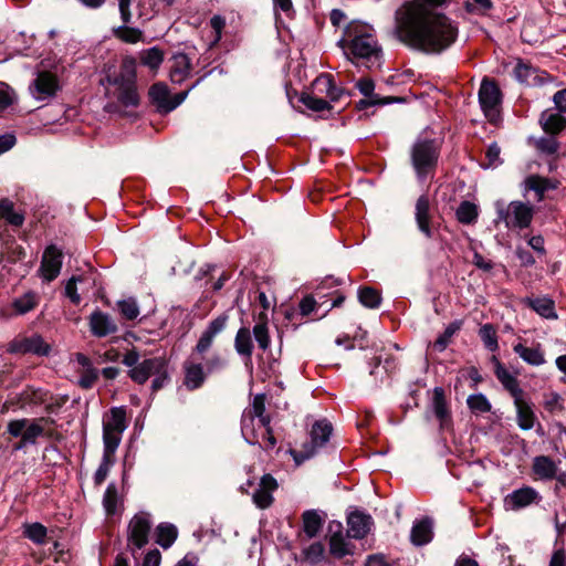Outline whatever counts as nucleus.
I'll return each instance as SVG.
<instances>
[{
    "label": "nucleus",
    "instance_id": "1",
    "mask_svg": "<svg viewBox=\"0 0 566 566\" xmlns=\"http://www.w3.org/2000/svg\"><path fill=\"white\" fill-rule=\"evenodd\" d=\"M451 0H409L395 11L392 33L407 46L428 54L441 53L458 36V28L436 9Z\"/></svg>",
    "mask_w": 566,
    "mask_h": 566
},
{
    "label": "nucleus",
    "instance_id": "2",
    "mask_svg": "<svg viewBox=\"0 0 566 566\" xmlns=\"http://www.w3.org/2000/svg\"><path fill=\"white\" fill-rule=\"evenodd\" d=\"M106 103L104 112L118 117H132L140 104L137 88L136 62L133 57L123 59L119 69L107 72L101 80Z\"/></svg>",
    "mask_w": 566,
    "mask_h": 566
},
{
    "label": "nucleus",
    "instance_id": "3",
    "mask_svg": "<svg viewBox=\"0 0 566 566\" xmlns=\"http://www.w3.org/2000/svg\"><path fill=\"white\" fill-rule=\"evenodd\" d=\"M346 57L357 66L379 67L382 49L371 25L352 21L344 30V36L337 42Z\"/></svg>",
    "mask_w": 566,
    "mask_h": 566
},
{
    "label": "nucleus",
    "instance_id": "4",
    "mask_svg": "<svg viewBox=\"0 0 566 566\" xmlns=\"http://www.w3.org/2000/svg\"><path fill=\"white\" fill-rule=\"evenodd\" d=\"M228 321L229 315L226 313L213 318L201 333L190 356L184 361V385L187 389L196 390L205 384L208 374L205 370L201 359L212 346L216 336L226 329Z\"/></svg>",
    "mask_w": 566,
    "mask_h": 566
},
{
    "label": "nucleus",
    "instance_id": "5",
    "mask_svg": "<svg viewBox=\"0 0 566 566\" xmlns=\"http://www.w3.org/2000/svg\"><path fill=\"white\" fill-rule=\"evenodd\" d=\"M494 209L496 214L493 220L494 224H503L506 230L512 231L527 229L535 213V208L532 203L520 200L507 203L503 199H499L494 202Z\"/></svg>",
    "mask_w": 566,
    "mask_h": 566
},
{
    "label": "nucleus",
    "instance_id": "6",
    "mask_svg": "<svg viewBox=\"0 0 566 566\" xmlns=\"http://www.w3.org/2000/svg\"><path fill=\"white\" fill-rule=\"evenodd\" d=\"M439 157V148L432 139H419L411 148V163L417 177L423 181L436 168Z\"/></svg>",
    "mask_w": 566,
    "mask_h": 566
},
{
    "label": "nucleus",
    "instance_id": "7",
    "mask_svg": "<svg viewBox=\"0 0 566 566\" xmlns=\"http://www.w3.org/2000/svg\"><path fill=\"white\" fill-rule=\"evenodd\" d=\"M139 359L140 355L135 348L128 350L122 359V363L130 368L128 371L130 379L139 385L145 384L151 376L159 373L166 360L161 357H153L139 363Z\"/></svg>",
    "mask_w": 566,
    "mask_h": 566
},
{
    "label": "nucleus",
    "instance_id": "8",
    "mask_svg": "<svg viewBox=\"0 0 566 566\" xmlns=\"http://www.w3.org/2000/svg\"><path fill=\"white\" fill-rule=\"evenodd\" d=\"M333 432V426L326 419L317 420L313 423L310 431V442L304 444L303 451H293V458L297 464L312 458L318 449L323 448L329 440Z\"/></svg>",
    "mask_w": 566,
    "mask_h": 566
},
{
    "label": "nucleus",
    "instance_id": "9",
    "mask_svg": "<svg viewBox=\"0 0 566 566\" xmlns=\"http://www.w3.org/2000/svg\"><path fill=\"white\" fill-rule=\"evenodd\" d=\"M502 94L494 81L483 78L479 90V103L491 123H496L500 118V107Z\"/></svg>",
    "mask_w": 566,
    "mask_h": 566
},
{
    "label": "nucleus",
    "instance_id": "10",
    "mask_svg": "<svg viewBox=\"0 0 566 566\" xmlns=\"http://www.w3.org/2000/svg\"><path fill=\"white\" fill-rule=\"evenodd\" d=\"M151 528V521L148 514H136L128 525V546L134 553L135 549L143 548L148 543V536Z\"/></svg>",
    "mask_w": 566,
    "mask_h": 566
},
{
    "label": "nucleus",
    "instance_id": "11",
    "mask_svg": "<svg viewBox=\"0 0 566 566\" xmlns=\"http://www.w3.org/2000/svg\"><path fill=\"white\" fill-rule=\"evenodd\" d=\"M60 90L57 77L46 71L39 72L30 85L31 95L38 101H45L55 96Z\"/></svg>",
    "mask_w": 566,
    "mask_h": 566
},
{
    "label": "nucleus",
    "instance_id": "12",
    "mask_svg": "<svg viewBox=\"0 0 566 566\" xmlns=\"http://www.w3.org/2000/svg\"><path fill=\"white\" fill-rule=\"evenodd\" d=\"M9 350L17 354H34L48 356L51 347L41 335L34 334L30 337L14 339L10 343Z\"/></svg>",
    "mask_w": 566,
    "mask_h": 566
},
{
    "label": "nucleus",
    "instance_id": "13",
    "mask_svg": "<svg viewBox=\"0 0 566 566\" xmlns=\"http://www.w3.org/2000/svg\"><path fill=\"white\" fill-rule=\"evenodd\" d=\"M434 418L439 422L440 431H449L452 428L451 412L444 397V390L441 387H436L432 392V400L430 405Z\"/></svg>",
    "mask_w": 566,
    "mask_h": 566
},
{
    "label": "nucleus",
    "instance_id": "14",
    "mask_svg": "<svg viewBox=\"0 0 566 566\" xmlns=\"http://www.w3.org/2000/svg\"><path fill=\"white\" fill-rule=\"evenodd\" d=\"M434 418L439 422L440 431H449L452 428L451 412L444 397V390L441 387H436L432 392V400L430 405Z\"/></svg>",
    "mask_w": 566,
    "mask_h": 566
},
{
    "label": "nucleus",
    "instance_id": "15",
    "mask_svg": "<svg viewBox=\"0 0 566 566\" xmlns=\"http://www.w3.org/2000/svg\"><path fill=\"white\" fill-rule=\"evenodd\" d=\"M63 254L55 245L48 247L42 255L40 272L44 281L55 280L62 269Z\"/></svg>",
    "mask_w": 566,
    "mask_h": 566
},
{
    "label": "nucleus",
    "instance_id": "16",
    "mask_svg": "<svg viewBox=\"0 0 566 566\" xmlns=\"http://www.w3.org/2000/svg\"><path fill=\"white\" fill-rule=\"evenodd\" d=\"M243 413H250V416L256 418L258 421V428L264 429L266 434H271L272 430L270 427V416L265 413V396L264 395H256L254 396L252 403L249 408H247ZM275 446V439L270 436L268 447H274Z\"/></svg>",
    "mask_w": 566,
    "mask_h": 566
},
{
    "label": "nucleus",
    "instance_id": "17",
    "mask_svg": "<svg viewBox=\"0 0 566 566\" xmlns=\"http://www.w3.org/2000/svg\"><path fill=\"white\" fill-rule=\"evenodd\" d=\"M347 535L355 539H361L370 532L373 518L360 511H353L347 516Z\"/></svg>",
    "mask_w": 566,
    "mask_h": 566
},
{
    "label": "nucleus",
    "instance_id": "18",
    "mask_svg": "<svg viewBox=\"0 0 566 566\" xmlns=\"http://www.w3.org/2000/svg\"><path fill=\"white\" fill-rule=\"evenodd\" d=\"M88 322L90 331L95 337L102 338L117 332L116 322L107 313L99 310L90 315Z\"/></svg>",
    "mask_w": 566,
    "mask_h": 566
},
{
    "label": "nucleus",
    "instance_id": "19",
    "mask_svg": "<svg viewBox=\"0 0 566 566\" xmlns=\"http://www.w3.org/2000/svg\"><path fill=\"white\" fill-rule=\"evenodd\" d=\"M514 407L516 410V423L521 430L527 431L534 428L537 420L532 402L525 396L516 397Z\"/></svg>",
    "mask_w": 566,
    "mask_h": 566
},
{
    "label": "nucleus",
    "instance_id": "20",
    "mask_svg": "<svg viewBox=\"0 0 566 566\" xmlns=\"http://www.w3.org/2000/svg\"><path fill=\"white\" fill-rule=\"evenodd\" d=\"M169 77L175 84L182 83L191 72L190 59L185 53H176L169 60Z\"/></svg>",
    "mask_w": 566,
    "mask_h": 566
},
{
    "label": "nucleus",
    "instance_id": "21",
    "mask_svg": "<svg viewBox=\"0 0 566 566\" xmlns=\"http://www.w3.org/2000/svg\"><path fill=\"white\" fill-rule=\"evenodd\" d=\"M433 538V520L429 516L417 518L413 522L410 539L416 546H423Z\"/></svg>",
    "mask_w": 566,
    "mask_h": 566
},
{
    "label": "nucleus",
    "instance_id": "22",
    "mask_svg": "<svg viewBox=\"0 0 566 566\" xmlns=\"http://www.w3.org/2000/svg\"><path fill=\"white\" fill-rule=\"evenodd\" d=\"M415 219L418 226V229L421 233H423L428 239H431L433 233L430 228V200L428 196L422 195L418 198L415 207Z\"/></svg>",
    "mask_w": 566,
    "mask_h": 566
},
{
    "label": "nucleus",
    "instance_id": "23",
    "mask_svg": "<svg viewBox=\"0 0 566 566\" xmlns=\"http://www.w3.org/2000/svg\"><path fill=\"white\" fill-rule=\"evenodd\" d=\"M495 363L494 374L504 389L511 395V397L516 399V397H521L524 395L523 389L520 386L517 378L512 375L501 361H499L495 357L493 358Z\"/></svg>",
    "mask_w": 566,
    "mask_h": 566
},
{
    "label": "nucleus",
    "instance_id": "24",
    "mask_svg": "<svg viewBox=\"0 0 566 566\" xmlns=\"http://www.w3.org/2000/svg\"><path fill=\"white\" fill-rule=\"evenodd\" d=\"M523 304L532 308L541 317L546 319H557L558 315L555 310V303L547 296L525 297Z\"/></svg>",
    "mask_w": 566,
    "mask_h": 566
},
{
    "label": "nucleus",
    "instance_id": "25",
    "mask_svg": "<svg viewBox=\"0 0 566 566\" xmlns=\"http://www.w3.org/2000/svg\"><path fill=\"white\" fill-rule=\"evenodd\" d=\"M253 348L250 328L247 326L240 327L234 337V349L239 356L244 358L247 366L251 364Z\"/></svg>",
    "mask_w": 566,
    "mask_h": 566
},
{
    "label": "nucleus",
    "instance_id": "26",
    "mask_svg": "<svg viewBox=\"0 0 566 566\" xmlns=\"http://www.w3.org/2000/svg\"><path fill=\"white\" fill-rule=\"evenodd\" d=\"M513 352L531 366H542L546 363L541 344H536L534 347H526L522 343H516L513 345Z\"/></svg>",
    "mask_w": 566,
    "mask_h": 566
},
{
    "label": "nucleus",
    "instance_id": "27",
    "mask_svg": "<svg viewBox=\"0 0 566 566\" xmlns=\"http://www.w3.org/2000/svg\"><path fill=\"white\" fill-rule=\"evenodd\" d=\"M532 469L534 474L542 480H552L558 472L555 461L547 455L535 457Z\"/></svg>",
    "mask_w": 566,
    "mask_h": 566
},
{
    "label": "nucleus",
    "instance_id": "28",
    "mask_svg": "<svg viewBox=\"0 0 566 566\" xmlns=\"http://www.w3.org/2000/svg\"><path fill=\"white\" fill-rule=\"evenodd\" d=\"M543 130L551 135H557L566 126V118L560 113L544 111L539 117Z\"/></svg>",
    "mask_w": 566,
    "mask_h": 566
},
{
    "label": "nucleus",
    "instance_id": "29",
    "mask_svg": "<svg viewBox=\"0 0 566 566\" xmlns=\"http://www.w3.org/2000/svg\"><path fill=\"white\" fill-rule=\"evenodd\" d=\"M46 391L41 388L27 387L17 395L15 403L24 409L27 407L39 406L45 402Z\"/></svg>",
    "mask_w": 566,
    "mask_h": 566
},
{
    "label": "nucleus",
    "instance_id": "30",
    "mask_svg": "<svg viewBox=\"0 0 566 566\" xmlns=\"http://www.w3.org/2000/svg\"><path fill=\"white\" fill-rule=\"evenodd\" d=\"M127 428L126 410L124 407H114L111 409V415L103 421L104 431H116L123 433Z\"/></svg>",
    "mask_w": 566,
    "mask_h": 566
},
{
    "label": "nucleus",
    "instance_id": "31",
    "mask_svg": "<svg viewBox=\"0 0 566 566\" xmlns=\"http://www.w3.org/2000/svg\"><path fill=\"white\" fill-rule=\"evenodd\" d=\"M39 302L40 295L34 291H29L17 297L12 303V307L17 314L24 315L33 311L39 305Z\"/></svg>",
    "mask_w": 566,
    "mask_h": 566
},
{
    "label": "nucleus",
    "instance_id": "32",
    "mask_svg": "<svg viewBox=\"0 0 566 566\" xmlns=\"http://www.w3.org/2000/svg\"><path fill=\"white\" fill-rule=\"evenodd\" d=\"M355 546L346 541L342 534H333L329 538V552L335 558H344L354 554Z\"/></svg>",
    "mask_w": 566,
    "mask_h": 566
},
{
    "label": "nucleus",
    "instance_id": "33",
    "mask_svg": "<svg viewBox=\"0 0 566 566\" xmlns=\"http://www.w3.org/2000/svg\"><path fill=\"white\" fill-rule=\"evenodd\" d=\"M315 87L319 92L325 93L326 96L332 102L338 101L344 93L342 88H338L335 85V83L332 78V75H329V74H323V75L318 76L315 81Z\"/></svg>",
    "mask_w": 566,
    "mask_h": 566
},
{
    "label": "nucleus",
    "instance_id": "34",
    "mask_svg": "<svg viewBox=\"0 0 566 566\" xmlns=\"http://www.w3.org/2000/svg\"><path fill=\"white\" fill-rule=\"evenodd\" d=\"M156 542L163 548H169L178 536V530L174 524L170 523H160L156 528Z\"/></svg>",
    "mask_w": 566,
    "mask_h": 566
},
{
    "label": "nucleus",
    "instance_id": "35",
    "mask_svg": "<svg viewBox=\"0 0 566 566\" xmlns=\"http://www.w3.org/2000/svg\"><path fill=\"white\" fill-rule=\"evenodd\" d=\"M149 98L161 112L166 113V107L169 103L168 86L163 82L155 83L149 88Z\"/></svg>",
    "mask_w": 566,
    "mask_h": 566
},
{
    "label": "nucleus",
    "instance_id": "36",
    "mask_svg": "<svg viewBox=\"0 0 566 566\" xmlns=\"http://www.w3.org/2000/svg\"><path fill=\"white\" fill-rule=\"evenodd\" d=\"M323 520L316 511H306L303 514V530L307 537H315L321 531Z\"/></svg>",
    "mask_w": 566,
    "mask_h": 566
},
{
    "label": "nucleus",
    "instance_id": "37",
    "mask_svg": "<svg viewBox=\"0 0 566 566\" xmlns=\"http://www.w3.org/2000/svg\"><path fill=\"white\" fill-rule=\"evenodd\" d=\"M258 427L256 418L250 416V413H242L241 418V431L245 441L249 444H262L261 441L255 440V429Z\"/></svg>",
    "mask_w": 566,
    "mask_h": 566
},
{
    "label": "nucleus",
    "instance_id": "38",
    "mask_svg": "<svg viewBox=\"0 0 566 566\" xmlns=\"http://www.w3.org/2000/svg\"><path fill=\"white\" fill-rule=\"evenodd\" d=\"M302 554L307 563L316 565L325 557V546L322 542H313L303 547Z\"/></svg>",
    "mask_w": 566,
    "mask_h": 566
},
{
    "label": "nucleus",
    "instance_id": "39",
    "mask_svg": "<svg viewBox=\"0 0 566 566\" xmlns=\"http://www.w3.org/2000/svg\"><path fill=\"white\" fill-rule=\"evenodd\" d=\"M526 184L530 190L536 192L538 200H542L545 191L557 188V184L555 181L538 176H531L527 178Z\"/></svg>",
    "mask_w": 566,
    "mask_h": 566
},
{
    "label": "nucleus",
    "instance_id": "40",
    "mask_svg": "<svg viewBox=\"0 0 566 566\" xmlns=\"http://www.w3.org/2000/svg\"><path fill=\"white\" fill-rule=\"evenodd\" d=\"M23 534L34 544L42 545L46 541L48 530L41 523H31L24 525Z\"/></svg>",
    "mask_w": 566,
    "mask_h": 566
},
{
    "label": "nucleus",
    "instance_id": "41",
    "mask_svg": "<svg viewBox=\"0 0 566 566\" xmlns=\"http://www.w3.org/2000/svg\"><path fill=\"white\" fill-rule=\"evenodd\" d=\"M164 61V53L160 49L153 46L140 53V62L143 65L151 70H157Z\"/></svg>",
    "mask_w": 566,
    "mask_h": 566
},
{
    "label": "nucleus",
    "instance_id": "42",
    "mask_svg": "<svg viewBox=\"0 0 566 566\" xmlns=\"http://www.w3.org/2000/svg\"><path fill=\"white\" fill-rule=\"evenodd\" d=\"M457 218L463 224H471L478 219V207L470 202L463 201L457 209Z\"/></svg>",
    "mask_w": 566,
    "mask_h": 566
},
{
    "label": "nucleus",
    "instance_id": "43",
    "mask_svg": "<svg viewBox=\"0 0 566 566\" xmlns=\"http://www.w3.org/2000/svg\"><path fill=\"white\" fill-rule=\"evenodd\" d=\"M479 335L490 352H495L499 348L496 329L492 324H484L480 327Z\"/></svg>",
    "mask_w": 566,
    "mask_h": 566
},
{
    "label": "nucleus",
    "instance_id": "44",
    "mask_svg": "<svg viewBox=\"0 0 566 566\" xmlns=\"http://www.w3.org/2000/svg\"><path fill=\"white\" fill-rule=\"evenodd\" d=\"M468 407L472 412L486 413L491 411V402L483 394L470 395L467 399Z\"/></svg>",
    "mask_w": 566,
    "mask_h": 566
},
{
    "label": "nucleus",
    "instance_id": "45",
    "mask_svg": "<svg viewBox=\"0 0 566 566\" xmlns=\"http://www.w3.org/2000/svg\"><path fill=\"white\" fill-rule=\"evenodd\" d=\"M253 336L258 343V346L262 350H266L270 347L271 339L269 334L268 323L260 319L252 329Z\"/></svg>",
    "mask_w": 566,
    "mask_h": 566
},
{
    "label": "nucleus",
    "instance_id": "46",
    "mask_svg": "<svg viewBox=\"0 0 566 566\" xmlns=\"http://www.w3.org/2000/svg\"><path fill=\"white\" fill-rule=\"evenodd\" d=\"M358 300L359 302L369 308H377L380 305L381 297L380 294L373 287H361L358 291Z\"/></svg>",
    "mask_w": 566,
    "mask_h": 566
},
{
    "label": "nucleus",
    "instance_id": "47",
    "mask_svg": "<svg viewBox=\"0 0 566 566\" xmlns=\"http://www.w3.org/2000/svg\"><path fill=\"white\" fill-rule=\"evenodd\" d=\"M117 307L124 318L133 321L139 315V306L135 298L129 297L117 302Z\"/></svg>",
    "mask_w": 566,
    "mask_h": 566
},
{
    "label": "nucleus",
    "instance_id": "48",
    "mask_svg": "<svg viewBox=\"0 0 566 566\" xmlns=\"http://www.w3.org/2000/svg\"><path fill=\"white\" fill-rule=\"evenodd\" d=\"M44 433V429L39 424L38 420H29L28 426L24 428L22 438L23 444H35L36 439Z\"/></svg>",
    "mask_w": 566,
    "mask_h": 566
},
{
    "label": "nucleus",
    "instance_id": "49",
    "mask_svg": "<svg viewBox=\"0 0 566 566\" xmlns=\"http://www.w3.org/2000/svg\"><path fill=\"white\" fill-rule=\"evenodd\" d=\"M123 433H117L116 431H104L103 430V443L104 451L103 454L113 457L116 449L118 448Z\"/></svg>",
    "mask_w": 566,
    "mask_h": 566
},
{
    "label": "nucleus",
    "instance_id": "50",
    "mask_svg": "<svg viewBox=\"0 0 566 566\" xmlns=\"http://www.w3.org/2000/svg\"><path fill=\"white\" fill-rule=\"evenodd\" d=\"M85 277L83 275H73L70 277L65 284V296L70 298V301L78 305L81 303V295L77 293V283L84 282Z\"/></svg>",
    "mask_w": 566,
    "mask_h": 566
},
{
    "label": "nucleus",
    "instance_id": "51",
    "mask_svg": "<svg viewBox=\"0 0 566 566\" xmlns=\"http://www.w3.org/2000/svg\"><path fill=\"white\" fill-rule=\"evenodd\" d=\"M308 109L314 112H323L329 109V103L315 95L305 94L300 99Z\"/></svg>",
    "mask_w": 566,
    "mask_h": 566
},
{
    "label": "nucleus",
    "instance_id": "52",
    "mask_svg": "<svg viewBox=\"0 0 566 566\" xmlns=\"http://www.w3.org/2000/svg\"><path fill=\"white\" fill-rule=\"evenodd\" d=\"M276 490H277L276 480L272 475L265 474L262 476V479L260 481L259 489H256L252 495H271Z\"/></svg>",
    "mask_w": 566,
    "mask_h": 566
},
{
    "label": "nucleus",
    "instance_id": "53",
    "mask_svg": "<svg viewBox=\"0 0 566 566\" xmlns=\"http://www.w3.org/2000/svg\"><path fill=\"white\" fill-rule=\"evenodd\" d=\"M536 148L546 155H554L559 148V143L554 135L551 137H541L536 140Z\"/></svg>",
    "mask_w": 566,
    "mask_h": 566
},
{
    "label": "nucleus",
    "instance_id": "54",
    "mask_svg": "<svg viewBox=\"0 0 566 566\" xmlns=\"http://www.w3.org/2000/svg\"><path fill=\"white\" fill-rule=\"evenodd\" d=\"M535 73V70L532 65L524 63L523 61H518L514 67V76L521 83H530L532 75Z\"/></svg>",
    "mask_w": 566,
    "mask_h": 566
},
{
    "label": "nucleus",
    "instance_id": "55",
    "mask_svg": "<svg viewBox=\"0 0 566 566\" xmlns=\"http://www.w3.org/2000/svg\"><path fill=\"white\" fill-rule=\"evenodd\" d=\"M457 329H459L458 324H450L444 329L443 334L440 335L433 343L434 349H437L438 352H443L447 348V346L450 342V338L453 336V334L455 333Z\"/></svg>",
    "mask_w": 566,
    "mask_h": 566
},
{
    "label": "nucleus",
    "instance_id": "56",
    "mask_svg": "<svg viewBox=\"0 0 566 566\" xmlns=\"http://www.w3.org/2000/svg\"><path fill=\"white\" fill-rule=\"evenodd\" d=\"M113 457L103 454L102 461L94 474L95 484H102L105 481L109 471V467L113 464Z\"/></svg>",
    "mask_w": 566,
    "mask_h": 566
},
{
    "label": "nucleus",
    "instance_id": "57",
    "mask_svg": "<svg viewBox=\"0 0 566 566\" xmlns=\"http://www.w3.org/2000/svg\"><path fill=\"white\" fill-rule=\"evenodd\" d=\"M226 366H227V359L221 357L219 354H213L212 356L207 358L203 364L205 370L208 375L212 374V373H217V371L223 369Z\"/></svg>",
    "mask_w": 566,
    "mask_h": 566
},
{
    "label": "nucleus",
    "instance_id": "58",
    "mask_svg": "<svg viewBox=\"0 0 566 566\" xmlns=\"http://www.w3.org/2000/svg\"><path fill=\"white\" fill-rule=\"evenodd\" d=\"M14 93L4 82H0V114L12 105Z\"/></svg>",
    "mask_w": 566,
    "mask_h": 566
},
{
    "label": "nucleus",
    "instance_id": "59",
    "mask_svg": "<svg viewBox=\"0 0 566 566\" xmlns=\"http://www.w3.org/2000/svg\"><path fill=\"white\" fill-rule=\"evenodd\" d=\"M116 34L123 41L128 43H136L142 38V32L138 29L128 28V27H119L116 30Z\"/></svg>",
    "mask_w": 566,
    "mask_h": 566
},
{
    "label": "nucleus",
    "instance_id": "60",
    "mask_svg": "<svg viewBox=\"0 0 566 566\" xmlns=\"http://www.w3.org/2000/svg\"><path fill=\"white\" fill-rule=\"evenodd\" d=\"M534 497H504V509L506 511H518L528 506Z\"/></svg>",
    "mask_w": 566,
    "mask_h": 566
},
{
    "label": "nucleus",
    "instance_id": "61",
    "mask_svg": "<svg viewBox=\"0 0 566 566\" xmlns=\"http://www.w3.org/2000/svg\"><path fill=\"white\" fill-rule=\"evenodd\" d=\"M201 78H199L195 84H192L188 90L175 94L171 98H169V103L166 107V113L174 111L177 108L188 96L189 92L195 88L199 83Z\"/></svg>",
    "mask_w": 566,
    "mask_h": 566
},
{
    "label": "nucleus",
    "instance_id": "62",
    "mask_svg": "<svg viewBox=\"0 0 566 566\" xmlns=\"http://www.w3.org/2000/svg\"><path fill=\"white\" fill-rule=\"evenodd\" d=\"M501 148L496 143H492L486 149L488 167H496L502 161L500 158Z\"/></svg>",
    "mask_w": 566,
    "mask_h": 566
},
{
    "label": "nucleus",
    "instance_id": "63",
    "mask_svg": "<svg viewBox=\"0 0 566 566\" xmlns=\"http://www.w3.org/2000/svg\"><path fill=\"white\" fill-rule=\"evenodd\" d=\"M27 426H28V419H25V418L11 420L8 423L7 430H8L9 434H11L14 438H18V437L22 438L24 428H27Z\"/></svg>",
    "mask_w": 566,
    "mask_h": 566
},
{
    "label": "nucleus",
    "instance_id": "64",
    "mask_svg": "<svg viewBox=\"0 0 566 566\" xmlns=\"http://www.w3.org/2000/svg\"><path fill=\"white\" fill-rule=\"evenodd\" d=\"M356 87L365 97H379L377 94L374 93L375 84L373 80L368 77L360 78L357 82Z\"/></svg>",
    "mask_w": 566,
    "mask_h": 566
}]
</instances>
